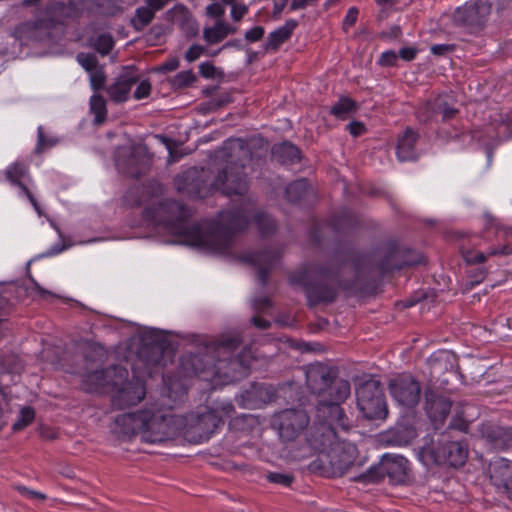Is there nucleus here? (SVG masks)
Returning a JSON list of instances; mask_svg holds the SVG:
<instances>
[{
	"mask_svg": "<svg viewBox=\"0 0 512 512\" xmlns=\"http://www.w3.org/2000/svg\"><path fill=\"white\" fill-rule=\"evenodd\" d=\"M420 253L390 240L379 244L372 251L347 261L333 259L327 263H310L290 276L292 284L300 285L309 307L336 301L340 289L365 292L375 286L386 274L406 266L422 263Z\"/></svg>",
	"mask_w": 512,
	"mask_h": 512,
	"instance_id": "1",
	"label": "nucleus"
},
{
	"mask_svg": "<svg viewBox=\"0 0 512 512\" xmlns=\"http://www.w3.org/2000/svg\"><path fill=\"white\" fill-rule=\"evenodd\" d=\"M250 215L248 209L240 207L222 211L217 221L190 224L189 210L170 199L143 211L145 221L162 226L178 236L181 243L215 253H224L230 248L234 234L247 228Z\"/></svg>",
	"mask_w": 512,
	"mask_h": 512,
	"instance_id": "2",
	"label": "nucleus"
},
{
	"mask_svg": "<svg viewBox=\"0 0 512 512\" xmlns=\"http://www.w3.org/2000/svg\"><path fill=\"white\" fill-rule=\"evenodd\" d=\"M216 411L190 413L186 416L168 413L161 409L145 408L115 418L117 432L123 437L140 435L147 443H160L182 433L190 443L207 441L222 425Z\"/></svg>",
	"mask_w": 512,
	"mask_h": 512,
	"instance_id": "3",
	"label": "nucleus"
},
{
	"mask_svg": "<svg viewBox=\"0 0 512 512\" xmlns=\"http://www.w3.org/2000/svg\"><path fill=\"white\" fill-rule=\"evenodd\" d=\"M256 147L261 150L256 156L261 157L268 151L269 144L263 138H253L248 142L240 138L227 140L224 150L229 152L231 160L216 176L214 186L226 195H243L248 189L243 169L253 159L252 148Z\"/></svg>",
	"mask_w": 512,
	"mask_h": 512,
	"instance_id": "4",
	"label": "nucleus"
},
{
	"mask_svg": "<svg viewBox=\"0 0 512 512\" xmlns=\"http://www.w3.org/2000/svg\"><path fill=\"white\" fill-rule=\"evenodd\" d=\"M319 457L313 461L312 468L328 478L342 477L348 472H357L362 462H357L356 445L335 439H319ZM355 473L353 476H355Z\"/></svg>",
	"mask_w": 512,
	"mask_h": 512,
	"instance_id": "5",
	"label": "nucleus"
},
{
	"mask_svg": "<svg viewBox=\"0 0 512 512\" xmlns=\"http://www.w3.org/2000/svg\"><path fill=\"white\" fill-rule=\"evenodd\" d=\"M419 458L426 466L448 465L460 467L468 458L467 444L449 433H442L436 442H426L419 451Z\"/></svg>",
	"mask_w": 512,
	"mask_h": 512,
	"instance_id": "6",
	"label": "nucleus"
},
{
	"mask_svg": "<svg viewBox=\"0 0 512 512\" xmlns=\"http://www.w3.org/2000/svg\"><path fill=\"white\" fill-rule=\"evenodd\" d=\"M306 385L312 394L320 398L335 396L337 400H346L350 395V383L338 378L337 368L321 362L306 367Z\"/></svg>",
	"mask_w": 512,
	"mask_h": 512,
	"instance_id": "7",
	"label": "nucleus"
},
{
	"mask_svg": "<svg viewBox=\"0 0 512 512\" xmlns=\"http://www.w3.org/2000/svg\"><path fill=\"white\" fill-rule=\"evenodd\" d=\"M242 343L239 333H228L221 335L218 339L212 340L205 345L204 353H193L190 361L193 372L199 374L205 371H219V364L226 360H232L233 353Z\"/></svg>",
	"mask_w": 512,
	"mask_h": 512,
	"instance_id": "8",
	"label": "nucleus"
},
{
	"mask_svg": "<svg viewBox=\"0 0 512 512\" xmlns=\"http://www.w3.org/2000/svg\"><path fill=\"white\" fill-rule=\"evenodd\" d=\"M409 461L394 454H384L380 461L366 471L351 477L354 482L375 484L385 479L392 485H403L409 480Z\"/></svg>",
	"mask_w": 512,
	"mask_h": 512,
	"instance_id": "9",
	"label": "nucleus"
},
{
	"mask_svg": "<svg viewBox=\"0 0 512 512\" xmlns=\"http://www.w3.org/2000/svg\"><path fill=\"white\" fill-rule=\"evenodd\" d=\"M345 400H337L335 396H326L319 399L316 405V416L320 421V439H335L336 431L349 429V420L341 407Z\"/></svg>",
	"mask_w": 512,
	"mask_h": 512,
	"instance_id": "10",
	"label": "nucleus"
},
{
	"mask_svg": "<svg viewBox=\"0 0 512 512\" xmlns=\"http://www.w3.org/2000/svg\"><path fill=\"white\" fill-rule=\"evenodd\" d=\"M357 406L363 416L368 420L385 419L388 408L381 382L369 379L356 389Z\"/></svg>",
	"mask_w": 512,
	"mask_h": 512,
	"instance_id": "11",
	"label": "nucleus"
},
{
	"mask_svg": "<svg viewBox=\"0 0 512 512\" xmlns=\"http://www.w3.org/2000/svg\"><path fill=\"white\" fill-rule=\"evenodd\" d=\"M172 356L170 343L159 336L143 340V344L138 351L137 365L143 367L148 376L157 373L159 368L166 365V357Z\"/></svg>",
	"mask_w": 512,
	"mask_h": 512,
	"instance_id": "12",
	"label": "nucleus"
},
{
	"mask_svg": "<svg viewBox=\"0 0 512 512\" xmlns=\"http://www.w3.org/2000/svg\"><path fill=\"white\" fill-rule=\"evenodd\" d=\"M389 392L392 398L401 406L413 408L421 398V385L409 373L399 374L389 380Z\"/></svg>",
	"mask_w": 512,
	"mask_h": 512,
	"instance_id": "13",
	"label": "nucleus"
},
{
	"mask_svg": "<svg viewBox=\"0 0 512 512\" xmlns=\"http://www.w3.org/2000/svg\"><path fill=\"white\" fill-rule=\"evenodd\" d=\"M309 417L303 409H285L273 416L272 425L284 441L294 440L308 425Z\"/></svg>",
	"mask_w": 512,
	"mask_h": 512,
	"instance_id": "14",
	"label": "nucleus"
},
{
	"mask_svg": "<svg viewBox=\"0 0 512 512\" xmlns=\"http://www.w3.org/2000/svg\"><path fill=\"white\" fill-rule=\"evenodd\" d=\"M490 14V5L485 2H467L458 7L453 14V22L459 27L466 28L470 32L480 30Z\"/></svg>",
	"mask_w": 512,
	"mask_h": 512,
	"instance_id": "15",
	"label": "nucleus"
},
{
	"mask_svg": "<svg viewBox=\"0 0 512 512\" xmlns=\"http://www.w3.org/2000/svg\"><path fill=\"white\" fill-rule=\"evenodd\" d=\"M478 432L484 444L493 451H505L512 447V426L486 421L479 425Z\"/></svg>",
	"mask_w": 512,
	"mask_h": 512,
	"instance_id": "16",
	"label": "nucleus"
},
{
	"mask_svg": "<svg viewBox=\"0 0 512 512\" xmlns=\"http://www.w3.org/2000/svg\"><path fill=\"white\" fill-rule=\"evenodd\" d=\"M280 258L279 250L264 249L254 252H247L241 255L240 259L257 268V279L262 286L268 281V275Z\"/></svg>",
	"mask_w": 512,
	"mask_h": 512,
	"instance_id": "17",
	"label": "nucleus"
},
{
	"mask_svg": "<svg viewBox=\"0 0 512 512\" xmlns=\"http://www.w3.org/2000/svg\"><path fill=\"white\" fill-rule=\"evenodd\" d=\"M487 475L491 484L512 500V461L498 457L490 461Z\"/></svg>",
	"mask_w": 512,
	"mask_h": 512,
	"instance_id": "18",
	"label": "nucleus"
},
{
	"mask_svg": "<svg viewBox=\"0 0 512 512\" xmlns=\"http://www.w3.org/2000/svg\"><path fill=\"white\" fill-rule=\"evenodd\" d=\"M145 385L139 377L128 381L112 398V405L117 409L137 405L145 397Z\"/></svg>",
	"mask_w": 512,
	"mask_h": 512,
	"instance_id": "19",
	"label": "nucleus"
},
{
	"mask_svg": "<svg viewBox=\"0 0 512 512\" xmlns=\"http://www.w3.org/2000/svg\"><path fill=\"white\" fill-rule=\"evenodd\" d=\"M139 82V75L133 67H126L116 81L106 89L109 98L115 103L128 100L131 88Z\"/></svg>",
	"mask_w": 512,
	"mask_h": 512,
	"instance_id": "20",
	"label": "nucleus"
},
{
	"mask_svg": "<svg viewBox=\"0 0 512 512\" xmlns=\"http://www.w3.org/2000/svg\"><path fill=\"white\" fill-rule=\"evenodd\" d=\"M275 392L266 384L256 383L244 391L236 401L239 406L245 409H256L273 400Z\"/></svg>",
	"mask_w": 512,
	"mask_h": 512,
	"instance_id": "21",
	"label": "nucleus"
},
{
	"mask_svg": "<svg viewBox=\"0 0 512 512\" xmlns=\"http://www.w3.org/2000/svg\"><path fill=\"white\" fill-rule=\"evenodd\" d=\"M175 185L178 192L187 195L190 198H203L207 193L204 180L196 169H189L184 173L177 175Z\"/></svg>",
	"mask_w": 512,
	"mask_h": 512,
	"instance_id": "22",
	"label": "nucleus"
},
{
	"mask_svg": "<svg viewBox=\"0 0 512 512\" xmlns=\"http://www.w3.org/2000/svg\"><path fill=\"white\" fill-rule=\"evenodd\" d=\"M425 400V409L428 417L434 423H442L450 413L451 400L432 389L425 391Z\"/></svg>",
	"mask_w": 512,
	"mask_h": 512,
	"instance_id": "23",
	"label": "nucleus"
},
{
	"mask_svg": "<svg viewBox=\"0 0 512 512\" xmlns=\"http://www.w3.org/2000/svg\"><path fill=\"white\" fill-rule=\"evenodd\" d=\"M144 3V6L136 8L130 21L132 27L138 32L149 26L154 20L156 12L163 9L162 0H144Z\"/></svg>",
	"mask_w": 512,
	"mask_h": 512,
	"instance_id": "24",
	"label": "nucleus"
},
{
	"mask_svg": "<svg viewBox=\"0 0 512 512\" xmlns=\"http://www.w3.org/2000/svg\"><path fill=\"white\" fill-rule=\"evenodd\" d=\"M418 137V133L410 127H407L403 134L398 137L396 154L399 161L405 162L417 159L418 155L415 149V144Z\"/></svg>",
	"mask_w": 512,
	"mask_h": 512,
	"instance_id": "25",
	"label": "nucleus"
},
{
	"mask_svg": "<svg viewBox=\"0 0 512 512\" xmlns=\"http://www.w3.org/2000/svg\"><path fill=\"white\" fill-rule=\"evenodd\" d=\"M359 223L355 213L349 209H343L331 217L328 227L339 235H345L354 231Z\"/></svg>",
	"mask_w": 512,
	"mask_h": 512,
	"instance_id": "26",
	"label": "nucleus"
},
{
	"mask_svg": "<svg viewBox=\"0 0 512 512\" xmlns=\"http://www.w3.org/2000/svg\"><path fill=\"white\" fill-rule=\"evenodd\" d=\"M49 24L44 19L29 20L21 23L15 29L16 36L21 40H41L47 32Z\"/></svg>",
	"mask_w": 512,
	"mask_h": 512,
	"instance_id": "27",
	"label": "nucleus"
},
{
	"mask_svg": "<svg viewBox=\"0 0 512 512\" xmlns=\"http://www.w3.org/2000/svg\"><path fill=\"white\" fill-rule=\"evenodd\" d=\"M297 26L298 22L296 20L289 19L283 26L269 33L264 45L265 51H277L284 42L290 39Z\"/></svg>",
	"mask_w": 512,
	"mask_h": 512,
	"instance_id": "28",
	"label": "nucleus"
},
{
	"mask_svg": "<svg viewBox=\"0 0 512 512\" xmlns=\"http://www.w3.org/2000/svg\"><path fill=\"white\" fill-rule=\"evenodd\" d=\"M272 157L280 164L289 166L300 162L301 153L291 142H282L272 147Z\"/></svg>",
	"mask_w": 512,
	"mask_h": 512,
	"instance_id": "29",
	"label": "nucleus"
},
{
	"mask_svg": "<svg viewBox=\"0 0 512 512\" xmlns=\"http://www.w3.org/2000/svg\"><path fill=\"white\" fill-rule=\"evenodd\" d=\"M237 30V27L224 22L222 19H217L214 26L203 29V39L208 44H217L228 35L235 34Z\"/></svg>",
	"mask_w": 512,
	"mask_h": 512,
	"instance_id": "30",
	"label": "nucleus"
},
{
	"mask_svg": "<svg viewBox=\"0 0 512 512\" xmlns=\"http://www.w3.org/2000/svg\"><path fill=\"white\" fill-rule=\"evenodd\" d=\"M286 198L291 203H300L312 196V190L307 179H299L290 183L285 190Z\"/></svg>",
	"mask_w": 512,
	"mask_h": 512,
	"instance_id": "31",
	"label": "nucleus"
},
{
	"mask_svg": "<svg viewBox=\"0 0 512 512\" xmlns=\"http://www.w3.org/2000/svg\"><path fill=\"white\" fill-rule=\"evenodd\" d=\"M357 110V104L349 97L340 98L330 109V113L338 119H346Z\"/></svg>",
	"mask_w": 512,
	"mask_h": 512,
	"instance_id": "32",
	"label": "nucleus"
},
{
	"mask_svg": "<svg viewBox=\"0 0 512 512\" xmlns=\"http://www.w3.org/2000/svg\"><path fill=\"white\" fill-rule=\"evenodd\" d=\"M110 374V369L95 370L89 373L85 379V382L88 385V390L97 391L99 388L109 385Z\"/></svg>",
	"mask_w": 512,
	"mask_h": 512,
	"instance_id": "33",
	"label": "nucleus"
},
{
	"mask_svg": "<svg viewBox=\"0 0 512 512\" xmlns=\"http://www.w3.org/2000/svg\"><path fill=\"white\" fill-rule=\"evenodd\" d=\"M90 111L95 116L94 124L101 125L107 117L106 101L100 94H94L90 98Z\"/></svg>",
	"mask_w": 512,
	"mask_h": 512,
	"instance_id": "34",
	"label": "nucleus"
},
{
	"mask_svg": "<svg viewBox=\"0 0 512 512\" xmlns=\"http://www.w3.org/2000/svg\"><path fill=\"white\" fill-rule=\"evenodd\" d=\"M254 222L258 228L259 233L266 237L276 231L277 224L275 220L263 211L256 212L253 215Z\"/></svg>",
	"mask_w": 512,
	"mask_h": 512,
	"instance_id": "35",
	"label": "nucleus"
},
{
	"mask_svg": "<svg viewBox=\"0 0 512 512\" xmlns=\"http://www.w3.org/2000/svg\"><path fill=\"white\" fill-rule=\"evenodd\" d=\"M191 17L188 8L183 4H176L165 12V19L183 26Z\"/></svg>",
	"mask_w": 512,
	"mask_h": 512,
	"instance_id": "36",
	"label": "nucleus"
},
{
	"mask_svg": "<svg viewBox=\"0 0 512 512\" xmlns=\"http://www.w3.org/2000/svg\"><path fill=\"white\" fill-rule=\"evenodd\" d=\"M441 108V101H427L420 105L417 109L416 115L420 122L427 123L429 122L435 115L438 114V110Z\"/></svg>",
	"mask_w": 512,
	"mask_h": 512,
	"instance_id": "37",
	"label": "nucleus"
},
{
	"mask_svg": "<svg viewBox=\"0 0 512 512\" xmlns=\"http://www.w3.org/2000/svg\"><path fill=\"white\" fill-rule=\"evenodd\" d=\"M28 175V166L23 162H14L5 170V178L11 185L21 181Z\"/></svg>",
	"mask_w": 512,
	"mask_h": 512,
	"instance_id": "38",
	"label": "nucleus"
},
{
	"mask_svg": "<svg viewBox=\"0 0 512 512\" xmlns=\"http://www.w3.org/2000/svg\"><path fill=\"white\" fill-rule=\"evenodd\" d=\"M91 46L97 50L101 55L110 53L114 46V39L109 33H102L95 38L90 39Z\"/></svg>",
	"mask_w": 512,
	"mask_h": 512,
	"instance_id": "39",
	"label": "nucleus"
},
{
	"mask_svg": "<svg viewBox=\"0 0 512 512\" xmlns=\"http://www.w3.org/2000/svg\"><path fill=\"white\" fill-rule=\"evenodd\" d=\"M196 81V76L191 70L181 71L170 79V84L174 89H182L190 86Z\"/></svg>",
	"mask_w": 512,
	"mask_h": 512,
	"instance_id": "40",
	"label": "nucleus"
},
{
	"mask_svg": "<svg viewBox=\"0 0 512 512\" xmlns=\"http://www.w3.org/2000/svg\"><path fill=\"white\" fill-rule=\"evenodd\" d=\"M35 418V410L32 407H23L20 410L19 418L18 420L13 424L12 429L13 431L17 432L25 427H27L29 424L33 422Z\"/></svg>",
	"mask_w": 512,
	"mask_h": 512,
	"instance_id": "41",
	"label": "nucleus"
},
{
	"mask_svg": "<svg viewBox=\"0 0 512 512\" xmlns=\"http://www.w3.org/2000/svg\"><path fill=\"white\" fill-rule=\"evenodd\" d=\"M460 253L467 264H479L484 263L487 260V256L483 252L469 249L464 243L460 245Z\"/></svg>",
	"mask_w": 512,
	"mask_h": 512,
	"instance_id": "42",
	"label": "nucleus"
},
{
	"mask_svg": "<svg viewBox=\"0 0 512 512\" xmlns=\"http://www.w3.org/2000/svg\"><path fill=\"white\" fill-rule=\"evenodd\" d=\"M76 60L89 73L100 67L97 57L92 53L80 52L77 54Z\"/></svg>",
	"mask_w": 512,
	"mask_h": 512,
	"instance_id": "43",
	"label": "nucleus"
},
{
	"mask_svg": "<svg viewBox=\"0 0 512 512\" xmlns=\"http://www.w3.org/2000/svg\"><path fill=\"white\" fill-rule=\"evenodd\" d=\"M90 85L94 91H99L104 88L106 82V75L102 66L90 72Z\"/></svg>",
	"mask_w": 512,
	"mask_h": 512,
	"instance_id": "44",
	"label": "nucleus"
},
{
	"mask_svg": "<svg viewBox=\"0 0 512 512\" xmlns=\"http://www.w3.org/2000/svg\"><path fill=\"white\" fill-rule=\"evenodd\" d=\"M266 478L269 482L279 484L284 487L291 486L295 480V477L292 474H284L279 472H269Z\"/></svg>",
	"mask_w": 512,
	"mask_h": 512,
	"instance_id": "45",
	"label": "nucleus"
},
{
	"mask_svg": "<svg viewBox=\"0 0 512 512\" xmlns=\"http://www.w3.org/2000/svg\"><path fill=\"white\" fill-rule=\"evenodd\" d=\"M207 411H216V414L222 417V424L224 423V418L231 417L234 412V406L231 402H221L217 403L213 408H205Z\"/></svg>",
	"mask_w": 512,
	"mask_h": 512,
	"instance_id": "46",
	"label": "nucleus"
},
{
	"mask_svg": "<svg viewBox=\"0 0 512 512\" xmlns=\"http://www.w3.org/2000/svg\"><path fill=\"white\" fill-rule=\"evenodd\" d=\"M56 144V140L46 138L43 132V128H38V141L37 146L35 148V153L40 154L42 153L46 148L53 147Z\"/></svg>",
	"mask_w": 512,
	"mask_h": 512,
	"instance_id": "47",
	"label": "nucleus"
},
{
	"mask_svg": "<svg viewBox=\"0 0 512 512\" xmlns=\"http://www.w3.org/2000/svg\"><path fill=\"white\" fill-rule=\"evenodd\" d=\"M265 34V29L262 26H254L244 34V39L248 43H255L260 41Z\"/></svg>",
	"mask_w": 512,
	"mask_h": 512,
	"instance_id": "48",
	"label": "nucleus"
},
{
	"mask_svg": "<svg viewBox=\"0 0 512 512\" xmlns=\"http://www.w3.org/2000/svg\"><path fill=\"white\" fill-rule=\"evenodd\" d=\"M487 271L484 268H477L471 275V280L465 285L466 290L472 289L475 285L480 284L486 277Z\"/></svg>",
	"mask_w": 512,
	"mask_h": 512,
	"instance_id": "49",
	"label": "nucleus"
},
{
	"mask_svg": "<svg viewBox=\"0 0 512 512\" xmlns=\"http://www.w3.org/2000/svg\"><path fill=\"white\" fill-rule=\"evenodd\" d=\"M225 4L221 2H214L206 7V15L213 18L221 19L225 13Z\"/></svg>",
	"mask_w": 512,
	"mask_h": 512,
	"instance_id": "50",
	"label": "nucleus"
},
{
	"mask_svg": "<svg viewBox=\"0 0 512 512\" xmlns=\"http://www.w3.org/2000/svg\"><path fill=\"white\" fill-rule=\"evenodd\" d=\"M151 93V83L148 80H143L137 86L133 97L136 100L147 98Z\"/></svg>",
	"mask_w": 512,
	"mask_h": 512,
	"instance_id": "51",
	"label": "nucleus"
},
{
	"mask_svg": "<svg viewBox=\"0 0 512 512\" xmlns=\"http://www.w3.org/2000/svg\"><path fill=\"white\" fill-rule=\"evenodd\" d=\"M455 49V44H435L430 47L431 53L435 56H445L454 52Z\"/></svg>",
	"mask_w": 512,
	"mask_h": 512,
	"instance_id": "52",
	"label": "nucleus"
},
{
	"mask_svg": "<svg viewBox=\"0 0 512 512\" xmlns=\"http://www.w3.org/2000/svg\"><path fill=\"white\" fill-rule=\"evenodd\" d=\"M398 59V55L393 50L385 51L381 54L378 63L381 66H395Z\"/></svg>",
	"mask_w": 512,
	"mask_h": 512,
	"instance_id": "53",
	"label": "nucleus"
},
{
	"mask_svg": "<svg viewBox=\"0 0 512 512\" xmlns=\"http://www.w3.org/2000/svg\"><path fill=\"white\" fill-rule=\"evenodd\" d=\"M231 5V17L234 21H240L247 13L248 7L244 4H236L235 1Z\"/></svg>",
	"mask_w": 512,
	"mask_h": 512,
	"instance_id": "54",
	"label": "nucleus"
},
{
	"mask_svg": "<svg viewBox=\"0 0 512 512\" xmlns=\"http://www.w3.org/2000/svg\"><path fill=\"white\" fill-rule=\"evenodd\" d=\"M13 186H17L21 190V192L28 198V200L30 201V203L32 204L34 209L40 215L41 211H40L39 204H38L36 198L34 197V195L29 190V188L22 181H19L18 183L14 184Z\"/></svg>",
	"mask_w": 512,
	"mask_h": 512,
	"instance_id": "55",
	"label": "nucleus"
},
{
	"mask_svg": "<svg viewBox=\"0 0 512 512\" xmlns=\"http://www.w3.org/2000/svg\"><path fill=\"white\" fill-rule=\"evenodd\" d=\"M205 52V48L200 45H192L185 53V59L187 62L191 63L196 61L203 53Z\"/></svg>",
	"mask_w": 512,
	"mask_h": 512,
	"instance_id": "56",
	"label": "nucleus"
},
{
	"mask_svg": "<svg viewBox=\"0 0 512 512\" xmlns=\"http://www.w3.org/2000/svg\"><path fill=\"white\" fill-rule=\"evenodd\" d=\"M216 71V67L211 62H203L199 65V73L206 79L215 78Z\"/></svg>",
	"mask_w": 512,
	"mask_h": 512,
	"instance_id": "57",
	"label": "nucleus"
},
{
	"mask_svg": "<svg viewBox=\"0 0 512 512\" xmlns=\"http://www.w3.org/2000/svg\"><path fill=\"white\" fill-rule=\"evenodd\" d=\"M252 305L256 312H265L272 307V302L268 297L262 296L255 298Z\"/></svg>",
	"mask_w": 512,
	"mask_h": 512,
	"instance_id": "58",
	"label": "nucleus"
},
{
	"mask_svg": "<svg viewBox=\"0 0 512 512\" xmlns=\"http://www.w3.org/2000/svg\"><path fill=\"white\" fill-rule=\"evenodd\" d=\"M358 9L356 7H351L348 9L347 14L343 20V28L348 29L355 25L358 17Z\"/></svg>",
	"mask_w": 512,
	"mask_h": 512,
	"instance_id": "59",
	"label": "nucleus"
},
{
	"mask_svg": "<svg viewBox=\"0 0 512 512\" xmlns=\"http://www.w3.org/2000/svg\"><path fill=\"white\" fill-rule=\"evenodd\" d=\"M180 66V61L177 58H171L158 67L159 72H171L176 70Z\"/></svg>",
	"mask_w": 512,
	"mask_h": 512,
	"instance_id": "60",
	"label": "nucleus"
},
{
	"mask_svg": "<svg viewBox=\"0 0 512 512\" xmlns=\"http://www.w3.org/2000/svg\"><path fill=\"white\" fill-rule=\"evenodd\" d=\"M20 493L29 499H39L40 501H44L47 499V496L41 492L34 491L31 489H28L26 487H19L18 488Z\"/></svg>",
	"mask_w": 512,
	"mask_h": 512,
	"instance_id": "61",
	"label": "nucleus"
},
{
	"mask_svg": "<svg viewBox=\"0 0 512 512\" xmlns=\"http://www.w3.org/2000/svg\"><path fill=\"white\" fill-rule=\"evenodd\" d=\"M418 50L415 47H404L400 49L398 57L404 61H412L415 59Z\"/></svg>",
	"mask_w": 512,
	"mask_h": 512,
	"instance_id": "62",
	"label": "nucleus"
},
{
	"mask_svg": "<svg viewBox=\"0 0 512 512\" xmlns=\"http://www.w3.org/2000/svg\"><path fill=\"white\" fill-rule=\"evenodd\" d=\"M457 112H458L457 109H455L453 107H448V106L444 105L442 102H441V108L438 110V114L442 115L443 121L452 119L456 115Z\"/></svg>",
	"mask_w": 512,
	"mask_h": 512,
	"instance_id": "63",
	"label": "nucleus"
},
{
	"mask_svg": "<svg viewBox=\"0 0 512 512\" xmlns=\"http://www.w3.org/2000/svg\"><path fill=\"white\" fill-rule=\"evenodd\" d=\"M251 322L255 327L262 329V330H266V329L270 328V326H271V323L268 320H265L259 316H253L251 318Z\"/></svg>",
	"mask_w": 512,
	"mask_h": 512,
	"instance_id": "64",
	"label": "nucleus"
}]
</instances>
